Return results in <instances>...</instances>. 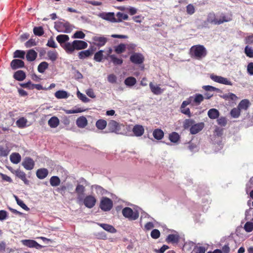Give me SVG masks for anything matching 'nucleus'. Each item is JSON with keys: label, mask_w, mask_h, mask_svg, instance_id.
Here are the masks:
<instances>
[{"label": "nucleus", "mask_w": 253, "mask_h": 253, "mask_svg": "<svg viewBox=\"0 0 253 253\" xmlns=\"http://www.w3.org/2000/svg\"><path fill=\"white\" fill-rule=\"evenodd\" d=\"M189 54L192 58L200 60L207 56V50L204 45L197 44L190 48Z\"/></svg>", "instance_id": "f257e3e1"}, {"label": "nucleus", "mask_w": 253, "mask_h": 253, "mask_svg": "<svg viewBox=\"0 0 253 253\" xmlns=\"http://www.w3.org/2000/svg\"><path fill=\"white\" fill-rule=\"evenodd\" d=\"M87 46V43L83 41L75 40L72 43L70 42H66L63 48L68 54L72 53L74 51L76 50H80L84 49Z\"/></svg>", "instance_id": "f03ea898"}, {"label": "nucleus", "mask_w": 253, "mask_h": 253, "mask_svg": "<svg viewBox=\"0 0 253 253\" xmlns=\"http://www.w3.org/2000/svg\"><path fill=\"white\" fill-rule=\"evenodd\" d=\"M54 28L58 32L69 33L72 31L71 26L68 21H58L55 23Z\"/></svg>", "instance_id": "7ed1b4c3"}, {"label": "nucleus", "mask_w": 253, "mask_h": 253, "mask_svg": "<svg viewBox=\"0 0 253 253\" xmlns=\"http://www.w3.org/2000/svg\"><path fill=\"white\" fill-rule=\"evenodd\" d=\"M122 214L124 217L128 218L130 220H135L137 219L139 215L137 211H133L130 208L126 207L122 210Z\"/></svg>", "instance_id": "20e7f679"}, {"label": "nucleus", "mask_w": 253, "mask_h": 253, "mask_svg": "<svg viewBox=\"0 0 253 253\" xmlns=\"http://www.w3.org/2000/svg\"><path fill=\"white\" fill-rule=\"evenodd\" d=\"M113 205L112 200L107 197H103L101 199L99 207L102 211H107L111 210Z\"/></svg>", "instance_id": "39448f33"}, {"label": "nucleus", "mask_w": 253, "mask_h": 253, "mask_svg": "<svg viewBox=\"0 0 253 253\" xmlns=\"http://www.w3.org/2000/svg\"><path fill=\"white\" fill-rule=\"evenodd\" d=\"M96 201V198L92 195H87L83 200L84 205L89 209L92 208L95 205Z\"/></svg>", "instance_id": "423d86ee"}, {"label": "nucleus", "mask_w": 253, "mask_h": 253, "mask_svg": "<svg viewBox=\"0 0 253 253\" xmlns=\"http://www.w3.org/2000/svg\"><path fill=\"white\" fill-rule=\"evenodd\" d=\"M98 15L100 18L105 20L112 23H116V18L114 12H102L100 13Z\"/></svg>", "instance_id": "0eeeda50"}, {"label": "nucleus", "mask_w": 253, "mask_h": 253, "mask_svg": "<svg viewBox=\"0 0 253 253\" xmlns=\"http://www.w3.org/2000/svg\"><path fill=\"white\" fill-rule=\"evenodd\" d=\"M144 57L142 54L138 52H133L130 56V61L132 63H143Z\"/></svg>", "instance_id": "6e6552de"}, {"label": "nucleus", "mask_w": 253, "mask_h": 253, "mask_svg": "<svg viewBox=\"0 0 253 253\" xmlns=\"http://www.w3.org/2000/svg\"><path fill=\"white\" fill-rule=\"evenodd\" d=\"M121 126H123L114 120L110 121L108 124V127L110 131L117 133H119Z\"/></svg>", "instance_id": "1a4fd4ad"}, {"label": "nucleus", "mask_w": 253, "mask_h": 253, "mask_svg": "<svg viewBox=\"0 0 253 253\" xmlns=\"http://www.w3.org/2000/svg\"><path fill=\"white\" fill-rule=\"evenodd\" d=\"M17 177L20 178L25 184L28 185L29 184V181L26 178V174L23 171L20 169L13 170L11 169H9Z\"/></svg>", "instance_id": "9d476101"}, {"label": "nucleus", "mask_w": 253, "mask_h": 253, "mask_svg": "<svg viewBox=\"0 0 253 253\" xmlns=\"http://www.w3.org/2000/svg\"><path fill=\"white\" fill-rule=\"evenodd\" d=\"M205 22L214 25L221 24V21H218V19L216 18V15L213 12L208 13L207 18Z\"/></svg>", "instance_id": "9b49d317"}, {"label": "nucleus", "mask_w": 253, "mask_h": 253, "mask_svg": "<svg viewBox=\"0 0 253 253\" xmlns=\"http://www.w3.org/2000/svg\"><path fill=\"white\" fill-rule=\"evenodd\" d=\"M38 56V53L34 49H29L25 54V57L28 62H33L35 60Z\"/></svg>", "instance_id": "f8f14e48"}, {"label": "nucleus", "mask_w": 253, "mask_h": 253, "mask_svg": "<svg viewBox=\"0 0 253 253\" xmlns=\"http://www.w3.org/2000/svg\"><path fill=\"white\" fill-rule=\"evenodd\" d=\"M21 242L24 245L30 248H35L38 249L42 247L41 245L33 240H23Z\"/></svg>", "instance_id": "ddd939ff"}, {"label": "nucleus", "mask_w": 253, "mask_h": 253, "mask_svg": "<svg viewBox=\"0 0 253 253\" xmlns=\"http://www.w3.org/2000/svg\"><path fill=\"white\" fill-rule=\"evenodd\" d=\"M211 77L213 81L217 83H219L226 85H232V83H231V82L228 81L227 79L223 78L222 77L211 75Z\"/></svg>", "instance_id": "4468645a"}, {"label": "nucleus", "mask_w": 253, "mask_h": 253, "mask_svg": "<svg viewBox=\"0 0 253 253\" xmlns=\"http://www.w3.org/2000/svg\"><path fill=\"white\" fill-rule=\"evenodd\" d=\"M22 165L25 169L31 170L34 168L35 163L31 158L27 157L23 161Z\"/></svg>", "instance_id": "2eb2a0df"}, {"label": "nucleus", "mask_w": 253, "mask_h": 253, "mask_svg": "<svg viewBox=\"0 0 253 253\" xmlns=\"http://www.w3.org/2000/svg\"><path fill=\"white\" fill-rule=\"evenodd\" d=\"M204 123H199L191 126L190 130L192 134H196L200 131L204 127Z\"/></svg>", "instance_id": "dca6fc26"}, {"label": "nucleus", "mask_w": 253, "mask_h": 253, "mask_svg": "<svg viewBox=\"0 0 253 253\" xmlns=\"http://www.w3.org/2000/svg\"><path fill=\"white\" fill-rule=\"evenodd\" d=\"M87 124L88 121L84 116L80 117L76 120V125L79 128H84L87 126Z\"/></svg>", "instance_id": "f3484780"}, {"label": "nucleus", "mask_w": 253, "mask_h": 253, "mask_svg": "<svg viewBox=\"0 0 253 253\" xmlns=\"http://www.w3.org/2000/svg\"><path fill=\"white\" fill-rule=\"evenodd\" d=\"M91 189L92 193H96L98 195H103L106 193V191L100 186L94 185L91 186Z\"/></svg>", "instance_id": "a211bd4d"}, {"label": "nucleus", "mask_w": 253, "mask_h": 253, "mask_svg": "<svg viewBox=\"0 0 253 253\" xmlns=\"http://www.w3.org/2000/svg\"><path fill=\"white\" fill-rule=\"evenodd\" d=\"M192 101V105H199L204 99V96L201 94H196L194 96H191Z\"/></svg>", "instance_id": "6ab92c4d"}, {"label": "nucleus", "mask_w": 253, "mask_h": 253, "mask_svg": "<svg viewBox=\"0 0 253 253\" xmlns=\"http://www.w3.org/2000/svg\"><path fill=\"white\" fill-rule=\"evenodd\" d=\"M132 132L136 136H141L144 132V128L141 125H137L133 126Z\"/></svg>", "instance_id": "aec40b11"}, {"label": "nucleus", "mask_w": 253, "mask_h": 253, "mask_svg": "<svg viewBox=\"0 0 253 253\" xmlns=\"http://www.w3.org/2000/svg\"><path fill=\"white\" fill-rule=\"evenodd\" d=\"M149 86L151 91L154 94L159 95L162 94L164 91L163 89H162L159 85L153 84L152 82L149 84Z\"/></svg>", "instance_id": "412c9836"}, {"label": "nucleus", "mask_w": 253, "mask_h": 253, "mask_svg": "<svg viewBox=\"0 0 253 253\" xmlns=\"http://www.w3.org/2000/svg\"><path fill=\"white\" fill-rule=\"evenodd\" d=\"M69 37L67 35H59L56 37V40L60 43V45L63 48L65 42L68 41Z\"/></svg>", "instance_id": "4be33fe9"}, {"label": "nucleus", "mask_w": 253, "mask_h": 253, "mask_svg": "<svg viewBox=\"0 0 253 253\" xmlns=\"http://www.w3.org/2000/svg\"><path fill=\"white\" fill-rule=\"evenodd\" d=\"M59 120L55 116L52 117L48 121V125L51 128H56L59 125Z\"/></svg>", "instance_id": "5701e85b"}, {"label": "nucleus", "mask_w": 253, "mask_h": 253, "mask_svg": "<svg viewBox=\"0 0 253 253\" xmlns=\"http://www.w3.org/2000/svg\"><path fill=\"white\" fill-rule=\"evenodd\" d=\"M85 187L84 186H83V185H81V184H78L76 188V189H75V191H76V192L77 193V194L78 195V200L79 201H81V200H82V198H81V195H83L85 192Z\"/></svg>", "instance_id": "b1692460"}, {"label": "nucleus", "mask_w": 253, "mask_h": 253, "mask_svg": "<svg viewBox=\"0 0 253 253\" xmlns=\"http://www.w3.org/2000/svg\"><path fill=\"white\" fill-rule=\"evenodd\" d=\"M48 173V171L47 169L42 168L38 169L36 174L39 179H42L47 176Z\"/></svg>", "instance_id": "393cba45"}, {"label": "nucleus", "mask_w": 253, "mask_h": 253, "mask_svg": "<svg viewBox=\"0 0 253 253\" xmlns=\"http://www.w3.org/2000/svg\"><path fill=\"white\" fill-rule=\"evenodd\" d=\"M98 46H102L107 42V39L104 37H95L93 39Z\"/></svg>", "instance_id": "a878e982"}, {"label": "nucleus", "mask_w": 253, "mask_h": 253, "mask_svg": "<svg viewBox=\"0 0 253 253\" xmlns=\"http://www.w3.org/2000/svg\"><path fill=\"white\" fill-rule=\"evenodd\" d=\"M208 115L210 119H215L219 117V112L217 109L212 108L208 111Z\"/></svg>", "instance_id": "bb28decb"}, {"label": "nucleus", "mask_w": 253, "mask_h": 253, "mask_svg": "<svg viewBox=\"0 0 253 253\" xmlns=\"http://www.w3.org/2000/svg\"><path fill=\"white\" fill-rule=\"evenodd\" d=\"M10 160L12 163L17 164L20 162L21 157L19 153H13L10 156Z\"/></svg>", "instance_id": "cd10ccee"}, {"label": "nucleus", "mask_w": 253, "mask_h": 253, "mask_svg": "<svg viewBox=\"0 0 253 253\" xmlns=\"http://www.w3.org/2000/svg\"><path fill=\"white\" fill-rule=\"evenodd\" d=\"M250 102L248 99L242 100L237 106L240 110H247L249 107Z\"/></svg>", "instance_id": "c85d7f7f"}, {"label": "nucleus", "mask_w": 253, "mask_h": 253, "mask_svg": "<svg viewBox=\"0 0 253 253\" xmlns=\"http://www.w3.org/2000/svg\"><path fill=\"white\" fill-rule=\"evenodd\" d=\"M126 48V44L120 43L114 47V50L117 54H121L125 51Z\"/></svg>", "instance_id": "c756f323"}, {"label": "nucleus", "mask_w": 253, "mask_h": 253, "mask_svg": "<svg viewBox=\"0 0 253 253\" xmlns=\"http://www.w3.org/2000/svg\"><path fill=\"white\" fill-rule=\"evenodd\" d=\"M54 95L58 99L67 98L69 96L68 92L64 90H58L55 93Z\"/></svg>", "instance_id": "7c9ffc66"}, {"label": "nucleus", "mask_w": 253, "mask_h": 253, "mask_svg": "<svg viewBox=\"0 0 253 253\" xmlns=\"http://www.w3.org/2000/svg\"><path fill=\"white\" fill-rule=\"evenodd\" d=\"M99 226H100L102 228H103L105 230L109 232L110 233H115L116 232V230L115 228L111 225L107 224L104 223H99L98 224Z\"/></svg>", "instance_id": "2f4dec72"}, {"label": "nucleus", "mask_w": 253, "mask_h": 253, "mask_svg": "<svg viewBox=\"0 0 253 253\" xmlns=\"http://www.w3.org/2000/svg\"><path fill=\"white\" fill-rule=\"evenodd\" d=\"M26 77L25 73L19 70L16 72L14 74V78L18 81H23Z\"/></svg>", "instance_id": "473e14b6"}, {"label": "nucleus", "mask_w": 253, "mask_h": 253, "mask_svg": "<svg viewBox=\"0 0 253 253\" xmlns=\"http://www.w3.org/2000/svg\"><path fill=\"white\" fill-rule=\"evenodd\" d=\"M92 54H93L92 51L89 50V49L82 51L78 53L79 57L80 59H84L86 57H89Z\"/></svg>", "instance_id": "72a5a7b5"}, {"label": "nucleus", "mask_w": 253, "mask_h": 253, "mask_svg": "<svg viewBox=\"0 0 253 253\" xmlns=\"http://www.w3.org/2000/svg\"><path fill=\"white\" fill-rule=\"evenodd\" d=\"M164 132L160 129H156L154 130L153 133L154 137L158 140L162 139L164 137Z\"/></svg>", "instance_id": "f704fd0d"}, {"label": "nucleus", "mask_w": 253, "mask_h": 253, "mask_svg": "<svg viewBox=\"0 0 253 253\" xmlns=\"http://www.w3.org/2000/svg\"><path fill=\"white\" fill-rule=\"evenodd\" d=\"M104 51L102 50H100L95 53L94 56V59L98 62H100L102 61V59L104 58V56L103 54Z\"/></svg>", "instance_id": "c9c22d12"}, {"label": "nucleus", "mask_w": 253, "mask_h": 253, "mask_svg": "<svg viewBox=\"0 0 253 253\" xmlns=\"http://www.w3.org/2000/svg\"><path fill=\"white\" fill-rule=\"evenodd\" d=\"M166 240L168 243H177L179 240V237L176 235L170 234L167 237Z\"/></svg>", "instance_id": "e433bc0d"}, {"label": "nucleus", "mask_w": 253, "mask_h": 253, "mask_svg": "<svg viewBox=\"0 0 253 253\" xmlns=\"http://www.w3.org/2000/svg\"><path fill=\"white\" fill-rule=\"evenodd\" d=\"M26 52L24 50H16L13 53V58L24 59Z\"/></svg>", "instance_id": "4c0bfd02"}, {"label": "nucleus", "mask_w": 253, "mask_h": 253, "mask_svg": "<svg viewBox=\"0 0 253 253\" xmlns=\"http://www.w3.org/2000/svg\"><path fill=\"white\" fill-rule=\"evenodd\" d=\"M107 126V122L103 119L98 120L96 123V126L99 129H104Z\"/></svg>", "instance_id": "58836bf2"}, {"label": "nucleus", "mask_w": 253, "mask_h": 253, "mask_svg": "<svg viewBox=\"0 0 253 253\" xmlns=\"http://www.w3.org/2000/svg\"><path fill=\"white\" fill-rule=\"evenodd\" d=\"M50 184L52 186H57L60 184V179L58 176H53L50 179Z\"/></svg>", "instance_id": "ea45409f"}, {"label": "nucleus", "mask_w": 253, "mask_h": 253, "mask_svg": "<svg viewBox=\"0 0 253 253\" xmlns=\"http://www.w3.org/2000/svg\"><path fill=\"white\" fill-rule=\"evenodd\" d=\"M116 16L117 17L116 18V22H122L123 20H127L128 18V16L127 14L120 12L117 13Z\"/></svg>", "instance_id": "a19ab883"}, {"label": "nucleus", "mask_w": 253, "mask_h": 253, "mask_svg": "<svg viewBox=\"0 0 253 253\" xmlns=\"http://www.w3.org/2000/svg\"><path fill=\"white\" fill-rule=\"evenodd\" d=\"M27 120L24 117H22L18 120L16 123L17 126L20 128L25 127L26 126L27 123Z\"/></svg>", "instance_id": "79ce46f5"}, {"label": "nucleus", "mask_w": 253, "mask_h": 253, "mask_svg": "<svg viewBox=\"0 0 253 253\" xmlns=\"http://www.w3.org/2000/svg\"><path fill=\"white\" fill-rule=\"evenodd\" d=\"M17 204L20 206L23 209L26 211H29L30 209L24 203L23 201L20 200L16 196H14Z\"/></svg>", "instance_id": "37998d69"}, {"label": "nucleus", "mask_w": 253, "mask_h": 253, "mask_svg": "<svg viewBox=\"0 0 253 253\" xmlns=\"http://www.w3.org/2000/svg\"><path fill=\"white\" fill-rule=\"evenodd\" d=\"M33 32L35 35L38 36H42L44 34V31L42 26L34 27Z\"/></svg>", "instance_id": "c03bdc74"}, {"label": "nucleus", "mask_w": 253, "mask_h": 253, "mask_svg": "<svg viewBox=\"0 0 253 253\" xmlns=\"http://www.w3.org/2000/svg\"><path fill=\"white\" fill-rule=\"evenodd\" d=\"M136 83V80L133 77L127 78L125 81V84L127 86H133Z\"/></svg>", "instance_id": "a18cd8bd"}, {"label": "nucleus", "mask_w": 253, "mask_h": 253, "mask_svg": "<svg viewBox=\"0 0 253 253\" xmlns=\"http://www.w3.org/2000/svg\"><path fill=\"white\" fill-rule=\"evenodd\" d=\"M57 52L56 51H49L47 52V56L52 61L56 60L57 57Z\"/></svg>", "instance_id": "49530a36"}, {"label": "nucleus", "mask_w": 253, "mask_h": 253, "mask_svg": "<svg viewBox=\"0 0 253 253\" xmlns=\"http://www.w3.org/2000/svg\"><path fill=\"white\" fill-rule=\"evenodd\" d=\"M245 53L248 57H253V48L252 47L247 45L245 48Z\"/></svg>", "instance_id": "de8ad7c7"}, {"label": "nucleus", "mask_w": 253, "mask_h": 253, "mask_svg": "<svg viewBox=\"0 0 253 253\" xmlns=\"http://www.w3.org/2000/svg\"><path fill=\"white\" fill-rule=\"evenodd\" d=\"M169 140L172 142H177L179 139V135L176 132H172L169 135Z\"/></svg>", "instance_id": "09e8293b"}, {"label": "nucleus", "mask_w": 253, "mask_h": 253, "mask_svg": "<svg viewBox=\"0 0 253 253\" xmlns=\"http://www.w3.org/2000/svg\"><path fill=\"white\" fill-rule=\"evenodd\" d=\"M241 110L237 107V108H234L231 111L230 114L232 117L235 118H237L239 117L240 115Z\"/></svg>", "instance_id": "8fccbe9b"}, {"label": "nucleus", "mask_w": 253, "mask_h": 253, "mask_svg": "<svg viewBox=\"0 0 253 253\" xmlns=\"http://www.w3.org/2000/svg\"><path fill=\"white\" fill-rule=\"evenodd\" d=\"M244 229L247 232H252L253 230V223L250 221L247 222L244 225Z\"/></svg>", "instance_id": "3c124183"}, {"label": "nucleus", "mask_w": 253, "mask_h": 253, "mask_svg": "<svg viewBox=\"0 0 253 253\" xmlns=\"http://www.w3.org/2000/svg\"><path fill=\"white\" fill-rule=\"evenodd\" d=\"M232 20L231 16H226L224 15L223 14H222L220 16V17L219 19H218V21H221V24L230 21Z\"/></svg>", "instance_id": "603ef678"}, {"label": "nucleus", "mask_w": 253, "mask_h": 253, "mask_svg": "<svg viewBox=\"0 0 253 253\" xmlns=\"http://www.w3.org/2000/svg\"><path fill=\"white\" fill-rule=\"evenodd\" d=\"M78 97L84 102H88L89 99L84 94L80 92L79 91L77 92Z\"/></svg>", "instance_id": "864d4df0"}, {"label": "nucleus", "mask_w": 253, "mask_h": 253, "mask_svg": "<svg viewBox=\"0 0 253 253\" xmlns=\"http://www.w3.org/2000/svg\"><path fill=\"white\" fill-rule=\"evenodd\" d=\"M85 37V34L81 31H78L75 33L73 38L75 39H84Z\"/></svg>", "instance_id": "5fc2aeb1"}, {"label": "nucleus", "mask_w": 253, "mask_h": 253, "mask_svg": "<svg viewBox=\"0 0 253 253\" xmlns=\"http://www.w3.org/2000/svg\"><path fill=\"white\" fill-rule=\"evenodd\" d=\"M218 124L221 126H224L226 125L227 120L224 117H221L217 120Z\"/></svg>", "instance_id": "6e6d98bb"}, {"label": "nucleus", "mask_w": 253, "mask_h": 253, "mask_svg": "<svg viewBox=\"0 0 253 253\" xmlns=\"http://www.w3.org/2000/svg\"><path fill=\"white\" fill-rule=\"evenodd\" d=\"M194 121L191 119H186L184 122L183 126L185 128H187L193 125Z\"/></svg>", "instance_id": "4d7b16f0"}, {"label": "nucleus", "mask_w": 253, "mask_h": 253, "mask_svg": "<svg viewBox=\"0 0 253 253\" xmlns=\"http://www.w3.org/2000/svg\"><path fill=\"white\" fill-rule=\"evenodd\" d=\"M186 12L189 14H193L195 12V8L194 6L189 4L186 6Z\"/></svg>", "instance_id": "13d9d810"}, {"label": "nucleus", "mask_w": 253, "mask_h": 253, "mask_svg": "<svg viewBox=\"0 0 253 253\" xmlns=\"http://www.w3.org/2000/svg\"><path fill=\"white\" fill-rule=\"evenodd\" d=\"M160 235V232L158 229H154L151 231V236L153 239H158Z\"/></svg>", "instance_id": "bf43d9fd"}, {"label": "nucleus", "mask_w": 253, "mask_h": 253, "mask_svg": "<svg viewBox=\"0 0 253 253\" xmlns=\"http://www.w3.org/2000/svg\"><path fill=\"white\" fill-rule=\"evenodd\" d=\"M46 45L49 47H52V48H56L57 47V45L55 43V42L52 38H50L48 40Z\"/></svg>", "instance_id": "052dcab7"}, {"label": "nucleus", "mask_w": 253, "mask_h": 253, "mask_svg": "<svg viewBox=\"0 0 253 253\" xmlns=\"http://www.w3.org/2000/svg\"><path fill=\"white\" fill-rule=\"evenodd\" d=\"M9 151L5 149L3 147L0 146V156L1 157H5L8 155Z\"/></svg>", "instance_id": "680f3d73"}, {"label": "nucleus", "mask_w": 253, "mask_h": 253, "mask_svg": "<svg viewBox=\"0 0 253 253\" xmlns=\"http://www.w3.org/2000/svg\"><path fill=\"white\" fill-rule=\"evenodd\" d=\"M36 43L34 40L31 39L26 42L25 45L26 47H31L33 46L36 45Z\"/></svg>", "instance_id": "e2e57ef3"}, {"label": "nucleus", "mask_w": 253, "mask_h": 253, "mask_svg": "<svg viewBox=\"0 0 253 253\" xmlns=\"http://www.w3.org/2000/svg\"><path fill=\"white\" fill-rule=\"evenodd\" d=\"M191 104L192 105V101L191 97L187 98L186 100L183 101L180 108H185L186 106Z\"/></svg>", "instance_id": "0e129e2a"}, {"label": "nucleus", "mask_w": 253, "mask_h": 253, "mask_svg": "<svg viewBox=\"0 0 253 253\" xmlns=\"http://www.w3.org/2000/svg\"><path fill=\"white\" fill-rule=\"evenodd\" d=\"M110 58L114 63H123V60L118 58L115 55H111Z\"/></svg>", "instance_id": "69168bd1"}, {"label": "nucleus", "mask_w": 253, "mask_h": 253, "mask_svg": "<svg viewBox=\"0 0 253 253\" xmlns=\"http://www.w3.org/2000/svg\"><path fill=\"white\" fill-rule=\"evenodd\" d=\"M245 41L246 44H253V34L246 37Z\"/></svg>", "instance_id": "338daca9"}, {"label": "nucleus", "mask_w": 253, "mask_h": 253, "mask_svg": "<svg viewBox=\"0 0 253 253\" xmlns=\"http://www.w3.org/2000/svg\"><path fill=\"white\" fill-rule=\"evenodd\" d=\"M180 111L182 113L187 115L189 117L191 116L190 109L188 108H180Z\"/></svg>", "instance_id": "774afa93"}]
</instances>
